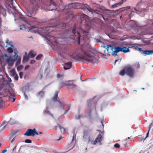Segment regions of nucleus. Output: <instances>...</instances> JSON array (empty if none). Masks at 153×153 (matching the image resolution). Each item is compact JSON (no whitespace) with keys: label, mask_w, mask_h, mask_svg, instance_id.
I'll return each mask as SVG.
<instances>
[{"label":"nucleus","mask_w":153,"mask_h":153,"mask_svg":"<svg viewBox=\"0 0 153 153\" xmlns=\"http://www.w3.org/2000/svg\"><path fill=\"white\" fill-rule=\"evenodd\" d=\"M24 96H25V99L26 100H27L28 99L27 96L25 94V93H24Z\"/></svg>","instance_id":"4d7b16f0"},{"label":"nucleus","mask_w":153,"mask_h":153,"mask_svg":"<svg viewBox=\"0 0 153 153\" xmlns=\"http://www.w3.org/2000/svg\"><path fill=\"white\" fill-rule=\"evenodd\" d=\"M4 56L5 57H8V56H7V54L5 53L4 54Z\"/></svg>","instance_id":"774afa93"},{"label":"nucleus","mask_w":153,"mask_h":153,"mask_svg":"<svg viewBox=\"0 0 153 153\" xmlns=\"http://www.w3.org/2000/svg\"><path fill=\"white\" fill-rule=\"evenodd\" d=\"M20 68H21V67H20V66L18 67V68H17V70H19V69H20Z\"/></svg>","instance_id":"338daca9"},{"label":"nucleus","mask_w":153,"mask_h":153,"mask_svg":"<svg viewBox=\"0 0 153 153\" xmlns=\"http://www.w3.org/2000/svg\"><path fill=\"white\" fill-rule=\"evenodd\" d=\"M9 122H6L5 121H4L1 124H7Z\"/></svg>","instance_id":"8fccbe9b"},{"label":"nucleus","mask_w":153,"mask_h":153,"mask_svg":"<svg viewBox=\"0 0 153 153\" xmlns=\"http://www.w3.org/2000/svg\"><path fill=\"white\" fill-rule=\"evenodd\" d=\"M7 51L8 53H12L13 51H14L15 54L13 56L14 57L16 58V59H17L18 57V55L17 54L18 51H17L16 48H14V46L13 45H10V46L7 49Z\"/></svg>","instance_id":"4468645a"},{"label":"nucleus","mask_w":153,"mask_h":153,"mask_svg":"<svg viewBox=\"0 0 153 153\" xmlns=\"http://www.w3.org/2000/svg\"><path fill=\"white\" fill-rule=\"evenodd\" d=\"M120 62V60H119L118 59H117V60H115V64L116 63V62Z\"/></svg>","instance_id":"680f3d73"},{"label":"nucleus","mask_w":153,"mask_h":153,"mask_svg":"<svg viewBox=\"0 0 153 153\" xmlns=\"http://www.w3.org/2000/svg\"><path fill=\"white\" fill-rule=\"evenodd\" d=\"M8 42H9V40H8V39L6 41V43L8 44Z\"/></svg>","instance_id":"69168bd1"},{"label":"nucleus","mask_w":153,"mask_h":153,"mask_svg":"<svg viewBox=\"0 0 153 153\" xmlns=\"http://www.w3.org/2000/svg\"><path fill=\"white\" fill-rule=\"evenodd\" d=\"M121 145H122L123 147H126V143L125 142L123 141L121 143Z\"/></svg>","instance_id":"49530a36"},{"label":"nucleus","mask_w":153,"mask_h":153,"mask_svg":"<svg viewBox=\"0 0 153 153\" xmlns=\"http://www.w3.org/2000/svg\"><path fill=\"white\" fill-rule=\"evenodd\" d=\"M126 73L131 77H133L134 74V70L131 67H125Z\"/></svg>","instance_id":"ddd939ff"},{"label":"nucleus","mask_w":153,"mask_h":153,"mask_svg":"<svg viewBox=\"0 0 153 153\" xmlns=\"http://www.w3.org/2000/svg\"><path fill=\"white\" fill-rule=\"evenodd\" d=\"M52 103H53L52 102L49 103V102H47V105L46 106V107L45 109L44 110V112L46 113V114L50 115L52 117H53V116L52 114L51 113V112L48 110V109L50 107V106H52Z\"/></svg>","instance_id":"dca6fc26"},{"label":"nucleus","mask_w":153,"mask_h":153,"mask_svg":"<svg viewBox=\"0 0 153 153\" xmlns=\"http://www.w3.org/2000/svg\"><path fill=\"white\" fill-rule=\"evenodd\" d=\"M32 4L27 9V16L33 17L36 14L38 9V1L36 0H30Z\"/></svg>","instance_id":"20e7f679"},{"label":"nucleus","mask_w":153,"mask_h":153,"mask_svg":"<svg viewBox=\"0 0 153 153\" xmlns=\"http://www.w3.org/2000/svg\"><path fill=\"white\" fill-rule=\"evenodd\" d=\"M58 6L52 0H50V9L49 10L52 11L57 9Z\"/></svg>","instance_id":"f3484780"},{"label":"nucleus","mask_w":153,"mask_h":153,"mask_svg":"<svg viewBox=\"0 0 153 153\" xmlns=\"http://www.w3.org/2000/svg\"><path fill=\"white\" fill-rule=\"evenodd\" d=\"M80 18L82 20V22L85 23L86 29L87 30H89L91 27V25L88 17L86 15L83 14L81 16Z\"/></svg>","instance_id":"1a4fd4ad"},{"label":"nucleus","mask_w":153,"mask_h":153,"mask_svg":"<svg viewBox=\"0 0 153 153\" xmlns=\"http://www.w3.org/2000/svg\"><path fill=\"white\" fill-rule=\"evenodd\" d=\"M96 42L98 43H103L104 42V40L102 37L100 36H98L97 38L95 39Z\"/></svg>","instance_id":"393cba45"},{"label":"nucleus","mask_w":153,"mask_h":153,"mask_svg":"<svg viewBox=\"0 0 153 153\" xmlns=\"http://www.w3.org/2000/svg\"><path fill=\"white\" fill-rule=\"evenodd\" d=\"M35 134L38 135V133L36 131L35 128H34L32 129L31 128H29L27 130L26 132L24 134V136H27L34 137Z\"/></svg>","instance_id":"9b49d317"},{"label":"nucleus","mask_w":153,"mask_h":153,"mask_svg":"<svg viewBox=\"0 0 153 153\" xmlns=\"http://www.w3.org/2000/svg\"><path fill=\"white\" fill-rule=\"evenodd\" d=\"M138 51L141 52V53L143 54L144 50H142L141 48H138Z\"/></svg>","instance_id":"37998d69"},{"label":"nucleus","mask_w":153,"mask_h":153,"mask_svg":"<svg viewBox=\"0 0 153 153\" xmlns=\"http://www.w3.org/2000/svg\"><path fill=\"white\" fill-rule=\"evenodd\" d=\"M64 85L67 86H76V85L73 84H70L69 83L65 84L63 82H62L60 83V85L62 87Z\"/></svg>","instance_id":"cd10ccee"},{"label":"nucleus","mask_w":153,"mask_h":153,"mask_svg":"<svg viewBox=\"0 0 153 153\" xmlns=\"http://www.w3.org/2000/svg\"><path fill=\"white\" fill-rule=\"evenodd\" d=\"M27 30L28 31H30L32 32H34L35 33H36V31L35 30H33L32 28H29L28 29V30Z\"/></svg>","instance_id":"de8ad7c7"},{"label":"nucleus","mask_w":153,"mask_h":153,"mask_svg":"<svg viewBox=\"0 0 153 153\" xmlns=\"http://www.w3.org/2000/svg\"><path fill=\"white\" fill-rule=\"evenodd\" d=\"M151 128V125H150V126H149V127L148 131V132H147V133H146V137L145 138V139H144V140H145V139L147 137H148V136H149V131H150V129Z\"/></svg>","instance_id":"c9c22d12"},{"label":"nucleus","mask_w":153,"mask_h":153,"mask_svg":"<svg viewBox=\"0 0 153 153\" xmlns=\"http://www.w3.org/2000/svg\"><path fill=\"white\" fill-rule=\"evenodd\" d=\"M7 151V150L6 149H4L2 151V153H5Z\"/></svg>","instance_id":"bf43d9fd"},{"label":"nucleus","mask_w":153,"mask_h":153,"mask_svg":"<svg viewBox=\"0 0 153 153\" xmlns=\"http://www.w3.org/2000/svg\"><path fill=\"white\" fill-rule=\"evenodd\" d=\"M144 4H145V3L142 2L141 1H140L137 5V7H143L142 5Z\"/></svg>","instance_id":"72a5a7b5"},{"label":"nucleus","mask_w":153,"mask_h":153,"mask_svg":"<svg viewBox=\"0 0 153 153\" xmlns=\"http://www.w3.org/2000/svg\"><path fill=\"white\" fill-rule=\"evenodd\" d=\"M65 54V53L64 52H62L61 51H60L59 52V56L61 58H64V57Z\"/></svg>","instance_id":"473e14b6"},{"label":"nucleus","mask_w":153,"mask_h":153,"mask_svg":"<svg viewBox=\"0 0 153 153\" xmlns=\"http://www.w3.org/2000/svg\"><path fill=\"white\" fill-rule=\"evenodd\" d=\"M17 132V131H15V132H13V135L14 134H16V133Z\"/></svg>","instance_id":"e2e57ef3"},{"label":"nucleus","mask_w":153,"mask_h":153,"mask_svg":"<svg viewBox=\"0 0 153 153\" xmlns=\"http://www.w3.org/2000/svg\"><path fill=\"white\" fill-rule=\"evenodd\" d=\"M65 24H63V26H62V24H59L53 26H48L46 27H45L44 30L46 33H50L51 31H60L59 29L61 27H63Z\"/></svg>","instance_id":"0eeeda50"},{"label":"nucleus","mask_w":153,"mask_h":153,"mask_svg":"<svg viewBox=\"0 0 153 153\" xmlns=\"http://www.w3.org/2000/svg\"><path fill=\"white\" fill-rule=\"evenodd\" d=\"M114 148H118L120 147V145L117 143H116L114 145Z\"/></svg>","instance_id":"58836bf2"},{"label":"nucleus","mask_w":153,"mask_h":153,"mask_svg":"<svg viewBox=\"0 0 153 153\" xmlns=\"http://www.w3.org/2000/svg\"><path fill=\"white\" fill-rule=\"evenodd\" d=\"M100 123L101 124H103V120L102 119L100 120Z\"/></svg>","instance_id":"052dcab7"},{"label":"nucleus","mask_w":153,"mask_h":153,"mask_svg":"<svg viewBox=\"0 0 153 153\" xmlns=\"http://www.w3.org/2000/svg\"><path fill=\"white\" fill-rule=\"evenodd\" d=\"M126 73V69L124 68L123 70H121L119 73V74L121 76H124Z\"/></svg>","instance_id":"7c9ffc66"},{"label":"nucleus","mask_w":153,"mask_h":153,"mask_svg":"<svg viewBox=\"0 0 153 153\" xmlns=\"http://www.w3.org/2000/svg\"><path fill=\"white\" fill-rule=\"evenodd\" d=\"M57 77L58 79H62L63 78L62 76L60 75L59 74H57Z\"/></svg>","instance_id":"ea45409f"},{"label":"nucleus","mask_w":153,"mask_h":153,"mask_svg":"<svg viewBox=\"0 0 153 153\" xmlns=\"http://www.w3.org/2000/svg\"><path fill=\"white\" fill-rule=\"evenodd\" d=\"M58 92L57 91L56 92L54 96L52 99V101L53 102L56 101L58 102V100H60L58 96Z\"/></svg>","instance_id":"b1692460"},{"label":"nucleus","mask_w":153,"mask_h":153,"mask_svg":"<svg viewBox=\"0 0 153 153\" xmlns=\"http://www.w3.org/2000/svg\"><path fill=\"white\" fill-rule=\"evenodd\" d=\"M11 0V1L12 2V3H11L12 5H13V3H14L16 2V1H15V0Z\"/></svg>","instance_id":"5fc2aeb1"},{"label":"nucleus","mask_w":153,"mask_h":153,"mask_svg":"<svg viewBox=\"0 0 153 153\" xmlns=\"http://www.w3.org/2000/svg\"><path fill=\"white\" fill-rule=\"evenodd\" d=\"M60 10V11H65L66 10L69 9L70 10L73 9H79L81 8L82 9H87L93 15H97V16L98 17H103L102 15L100 14V13L102 11L101 7H100V8L98 9L94 10L91 8L87 4H82L79 3H71L66 5L63 9H61V7L59 6Z\"/></svg>","instance_id":"f03ea898"},{"label":"nucleus","mask_w":153,"mask_h":153,"mask_svg":"<svg viewBox=\"0 0 153 153\" xmlns=\"http://www.w3.org/2000/svg\"><path fill=\"white\" fill-rule=\"evenodd\" d=\"M83 140L85 142H87L88 143L91 142V138L87 131H85L84 132Z\"/></svg>","instance_id":"2eb2a0df"},{"label":"nucleus","mask_w":153,"mask_h":153,"mask_svg":"<svg viewBox=\"0 0 153 153\" xmlns=\"http://www.w3.org/2000/svg\"><path fill=\"white\" fill-rule=\"evenodd\" d=\"M19 19L24 22L26 24L29 25V24L30 22L29 21L25 18L23 15H20V16L19 18Z\"/></svg>","instance_id":"aec40b11"},{"label":"nucleus","mask_w":153,"mask_h":153,"mask_svg":"<svg viewBox=\"0 0 153 153\" xmlns=\"http://www.w3.org/2000/svg\"><path fill=\"white\" fill-rule=\"evenodd\" d=\"M25 142L26 143H31V140L29 139H26L25 140Z\"/></svg>","instance_id":"a19ab883"},{"label":"nucleus","mask_w":153,"mask_h":153,"mask_svg":"<svg viewBox=\"0 0 153 153\" xmlns=\"http://www.w3.org/2000/svg\"><path fill=\"white\" fill-rule=\"evenodd\" d=\"M58 102L59 103V104H60V107L62 109H63L64 105L62 104L61 102L60 101V100H58Z\"/></svg>","instance_id":"79ce46f5"},{"label":"nucleus","mask_w":153,"mask_h":153,"mask_svg":"<svg viewBox=\"0 0 153 153\" xmlns=\"http://www.w3.org/2000/svg\"><path fill=\"white\" fill-rule=\"evenodd\" d=\"M143 54L145 56L148 55H152L153 53V51L152 50H144Z\"/></svg>","instance_id":"a878e982"},{"label":"nucleus","mask_w":153,"mask_h":153,"mask_svg":"<svg viewBox=\"0 0 153 153\" xmlns=\"http://www.w3.org/2000/svg\"><path fill=\"white\" fill-rule=\"evenodd\" d=\"M10 74L11 76H15L17 74L15 71L14 69H12L10 71Z\"/></svg>","instance_id":"c756f323"},{"label":"nucleus","mask_w":153,"mask_h":153,"mask_svg":"<svg viewBox=\"0 0 153 153\" xmlns=\"http://www.w3.org/2000/svg\"><path fill=\"white\" fill-rule=\"evenodd\" d=\"M62 138V136H60L59 137V138H56V141H59Z\"/></svg>","instance_id":"864d4df0"},{"label":"nucleus","mask_w":153,"mask_h":153,"mask_svg":"<svg viewBox=\"0 0 153 153\" xmlns=\"http://www.w3.org/2000/svg\"><path fill=\"white\" fill-rule=\"evenodd\" d=\"M20 30H25L27 29V26H25V25L24 24L22 26H20Z\"/></svg>","instance_id":"2f4dec72"},{"label":"nucleus","mask_w":153,"mask_h":153,"mask_svg":"<svg viewBox=\"0 0 153 153\" xmlns=\"http://www.w3.org/2000/svg\"><path fill=\"white\" fill-rule=\"evenodd\" d=\"M153 25V22L151 20H148L147 24L143 26V27H141L140 26H137V25L136 24H134V25L132 26L133 27H136V28L138 29V31L139 30L143 31V32H146L147 31L146 29H145V30H143L144 28H146V27L148 25Z\"/></svg>","instance_id":"9d476101"},{"label":"nucleus","mask_w":153,"mask_h":153,"mask_svg":"<svg viewBox=\"0 0 153 153\" xmlns=\"http://www.w3.org/2000/svg\"><path fill=\"white\" fill-rule=\"evenodd\" d=\"M63 125H58L54 127V129L55 130H57V129L59 128L61 131V133L64 134L65 132L66 128L63 126Z\"/></svg>","instance_id":"a211bd4d"},{"label":"nucleus","mask_w":153,"mask_h":153,"mask_svg":"<svg viewBox=\"0 0 153 153\" xmlns=\"http://www.w3.org/2000/svg\"><path fill=\"white\" fill-rule=\"evenodd\" d=\"M114 50L112 53V55L114 56H117V53L120 51L123 52L124 53L130 51L128 48L124 46H117L114 48Z\"/></svg>","instance_id":"6e6552de"},{"label":"nucleus","mask_w":153,"mask_h":153,"mask_svg":"<svg viewBox=\"0 0 153 153\" xmlns=\"http://www.w3.org/2000/svg\"><path fill=\"white\" fill-rule=\"evenodd\" d=\"M76 26L75 25H74L73 27V28L71 29V30L70 29L67 30L66 31H65V32H64V34L65 33H69L71 32L74 35H75L76 33Z\"/></svg>","instance_id":"6ab92c4d"},{"label":"nucleus","mask_w":153,"mask_h":153,"mask_svg":"<svg viewBox=\"0 0 153 153\" xmlns=\"http://www.w3.org/2000/svg\"><path fill=\"white\" fill-rule=\"evenodd\" d=\"M1 97H0V108L1 107Z\"/></svg>","instance_id":"13d9d810"},{"label":"nucleus","mask_w":153,"mask_h":153,"mask_svg":"<svg viewBox=\"0 0 153 153\" xmlns=\"http://www.w3.org/2000/svg\"><path fill=\"white\" fill-rule=\"evenodd\" d=\"M38 95L42 97L44 95V92L43 91H40L38 93Z\"/></svg>","instance_id":"f704fd0d"},{"label":"nucleus","mask_w":153,"mask_h":153,"mask_svg":"<svg viewBox=\"0 0 153 153\" xmlns=\"http://www.w3.org/2000/svg\"><path fill=\"white\" fill-rule=\"evenodd\" d=\"M36 55L34 54L33 52L32 51H30L29 52L28 54V56L29 58H33Z\"/></svg>","instance_id":"bb28decb"},{"label":"nucleus","mask_w":153,"mask_h":153,"mask_svg":"<svg viewBox=\"0 0 153 153\" xmlns=\"http://www.w3.org/2000/svg\"><path fill=\"white\" fill-rule=\"evenodd\" d=\"M79 30L83 34L82 36H81L79 32L77 31L79 44L81 42L84 43L85 40H88L90 38V36L88 34V32L87 31L81 28H79Z\"/></svg>","instance_id":"39448f33"},{"label":"nucleus","mask_w":153,"mask_h":153,"mask_svg":"<svg viewBox=\"0 0 153 153\" xmlns=\"http://www.w3.org/2000/svg\"><path fill=\"white\" fill-rule=\"evenodd\" d=\"M121 3H118L115 4H114V5H113L112 6V8H114L116 7H117L118 6L121 5Z\"/></svg>","instance_id":"e433bc0d"},{"label":"nucleus","mask_w":153,"mask_h":153,"mask_svg":"<svg viewBox=\"0 0 153 153\" xmlns=\"http://www.w3.org/2000/svg\"><path fill=\"white\" fill-rule=\"evenodd\" d=\"M16 59H15L14 60H13V59H11V58H7V62L8 65L10 66H12L14 62V61L16 60Z\"/></svg>","instance_id":"4be33fe9"},{"label":"nucleus","mask_w":153,"mask_h":153,"mask_svg":"<svg viewBox=\"0 0 153 153\" xmlns=\"http://www.w3.org/2000/svg\"><path fill=\"white\" fill-rule=\"evenodd\" d=\"M137 10L135 7H132V12H137Z\"/></svg>","instance_id":"a18cd8bd"},{"label":"nucleus","mask_w":153,"mask_h":153,"mask_svg":"<svg viewBox=\"0 0 153 153\" xmlns=\"http://www.w3.org/2000/svg\"><path fill=\"white\" fill-rule=\"evenodd\" d=\"M8 81L10 82H12V80L10 78L8 79Z\"/></svg>","instance_id":"0e129e2a"},{"label":"nucleus","mask_w":153,"mask_h":153,"mask_svg":"<svg viewBox=\"0 0 153 153\" xmlns=\"http://www.w3.org/2000/svg\"><path fill=\"white\" fill-rule=\"evenodd\" d=\"M43 56L42 55V54H40L38 55L36 57V60H39L41 59Z\"/></svg>","instance_id":"4c0bfd02"},{"label":"nucleus","mask_w":153,"mask_h":153,"mask_svg":"<svg viewBox=\"0 0 153 153\" xmlns=\"http://www.w3.org/2000/svg\"><path fill=\"white\" fill-rule=\"evenodd\" d=\"M13 77H14V79H15V80H17V81L18 80V76L17 74H16V75H15V76H13Z\"/></svg>","instance_id":"09e8293b"},{"label":"nucleus","mask_w":153,"mask_h":153,"mask_svg":"<svg viewBox=\"0 0 153 153\" xmlns=\"http://www.w3.org/2000/svg\"><path fill=\"white\" fill-rule=\"evenodd\" d=\"M45 40L50 45H51L53 43H55L56 45L58 43L56 41V38L52 36H49L45 37Z\"/></svg>","instance_id":"f8f14e48"},{"label":"nucleus","mask_w":153,"mask_h":153,"mask_svg":"<svg viewBox=\"0 0 153 153\" xmlns=\"http://www.w3.org/2000/svg\"><path fill=\"white\" fill-rule=\"evenodd\" d=\"M30 68V66L29 65H27L26 66L25 68V70H26L29 69Z\"/></svg>","instance_id":"603ef678"},{"label":"nucleus","mask_w":153,"mask_h":153,"mask_svg":"<svg viewBox=\"0 0 153 153\" xmlns=\"http://www.w3.org/2000/svg\"><path fill=\"white\" fill-rule=\"evenodd\" d=\"M114 48L113 47V46L111 45H107V48H106L108 53H112L113 51H114L113 50V49L114 50Z\"/></svg>","instance_id":"5701e85b"},{"label":"nucleus","mask_w":153,"mask_h":153,"mask_svg":"<svg viewBox=\"0 0 153 153\" xmlns=\"http://www.w3.org/2000/svg\"><path fill=\"white\" fill-rule=\"evenodd\" d=\"M72 66V62H68L65 63L64 64V68L65 70H68L70 69Z\"/></svg>","instance_id":"412c9836"},{"label":"nucleus","mask_w":153,"mask_h":153,"mask_svg":"<svg viewBox=\"0 0 153 153\" xmlns=\"http://www.w3.org/2000/svg\"><path fill=\"white\" fill-rule=\"evenodd\" d=\"M97 101V99L96 98V97H94L92 99H89L87 101V108L88 115H85V114H79L77 116H75V118L76 119H79L81 118H83L85 117L89 118L91 117V112L93 109L95 110L96 104Z\"/></svg>","instance_id":"7ed1b4c3"},{"label":"nucleus","mask_w":153,"mask_h":153,"mask_svg":"<svg viewBox=\"0 0 153 153\" xmlns=\"http://www.w3.org/2000/svg\"><path fill=\"white\" fill-rule=\"evenodd\" d=\"M76 53L78 58L83 61H87L91 63H97L99 62V57L96 54L90 50L86 51L82 49L76 50Z\"/></svg>","instance_id":"f257e3e1"},{"label":"nucleus","mask_w":153,"mask_h":153,"mask_svg":"<svg viewBox=\"0 0 153 153\" xmlns=\"http://www.w3.org/2000/svg\"><path fill=\"white\" fill-rule=\"evenodd\" d=\"M35 62V61L34 60H31L30 62V63L31 64H34Z\"/></svg>","instance_id":"3c124183"},{"label":"nucleus","mask_w":153,"mask_h":153,"mask_svg":"<svg viewBox=\"0 0 153 153\" xmlns=\"http://www.w3.org/2000/svg\"><path fill=\"white\" fill-rule=\"evenodd\" d=\"M99 128H100V129H98L97 131L99 132L100 133L98 134L94 141H92L91 140V143L92 144L95 145L97 143H101L102 140L104 132L103 129H104V125H100Z\"/></svg>","instance_id":"423d86ee"},{"label":"nucleus","mask_w":153,"mask_h":153,"mask_svg":"<svg viewBox=\"0 0 153 153\" xmlns=\"http://www.w3.org/2000/svg\"><path fill=\"white\" fill-rule=\"evenodd\" d=\"M29 57L28 56H24L22 62L23 63H25L27 62L29 60Z\"/></svg>","instance_id":"c85d7f7f"},{"label":"nucleus","mask_w":153,"mask_h":153,"mask_svg":"<svg viewBox=\"0 0 153 153\" xmlns=\"http://www.w3.org/2000/svg\"><path fill=\"white\" fill-rule=\"evenodd\" d=\"M38 78L39 79H41L42 78V74H40V75H39L38 76Z\"/></svg>","instance_id":"6e6d98bb"},{"label":"nucleus","mask_w":153,"mask_h":153,"mask_svg":"<svg viewBox=\"0 0 153 153\" xmlns=\"http://www.w3.org/2000/svg\"><path fill=\"white\" fill-rule=\"evenodd\" d=\"M23 74V72H20L19 73V75L20 78L21 79H22V78Z\"/></svg>","instance_id":"c03bdc74"}]
</instances>
